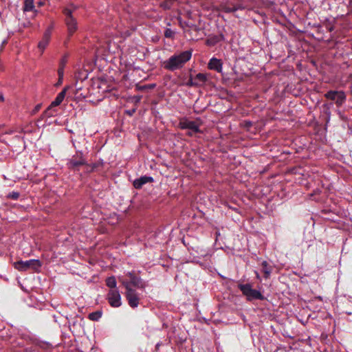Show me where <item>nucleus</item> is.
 <instances>
[{"label":"nucleus","instance_id":"obj_1","mask_svg":"<svg viewBox=\"0 0 352 352\" xmlns=\"http://www.w3.org/2000/svg\"><path fill=\"white\" fill-rule=\"evenodd\" d=\"M192 50H186L179 54H174L164 61L163 67L168 71H175L182 69L192 57Z\"/></svg>","mask_w":352,"mask_h":352},{"label":"nucleus","instance_id":"obj_2","mask_svg":"<svg viewBox=\"0 0 352 352\" xmlns=\"http://www.w3.org/2000/svg\"><path fill=\"white\" fill-rule=\"evenodd\" d=\"M118 279L125 289H133V287L142 289L146 287L145 282L134 272H128L124 276L119 277Z\"/></svg>","mask_w":352,"mask_h":352},{"label":"nucleus","instance_id":"obj_3","mask_svg":"<svg viewBox=\"0 0 352 352\" xmlns=\"http://www.w3.org/2000/svg\"><path fill=\"white\" fill-rule=\"evenodd\" d=\"M238 287L243 295L246 297L248 301H253L254 300H264L265 299L261 292L253 289L250 283L239 284Z\"/></svg>","mask_w":352,"mask_h":352},{"label":"nucleus","instance_id":"obj_4","mask_svg":"<svg viewBox=\"0 0 352 352\" xmlns=\"http://www.w3.org/2000/svg\"><path fill=\"white\" fill-rule=\"evenodd\" d=\"M69 89V87H65L56 97L54 100L52 102L50 105L45 109V111H43L42 113V118H50L52 116H54V113H56V110L54 109V107H56L57 106L60 105L63 100L65 98L67 90Z\"/></svg>","mask_w":352,"mask_h":352},{"label":"nucleus","instance_id":"obj_5","mask_svg":"<svg viewBox=\"0 0 352 352\" xmlns=\"http://www.w3.org/2000/svg\"><path fill=\"white\" fill-rule=\"evenodd\" d=\"M63 13L65 15V23L67 28L68 36H72L78 30V23L76 18L72 14V10L69 8H64Z\"/></svg>","mask_w":352,"mask_h":352},{"label":"nucleus","instance_id":"obj_6","mask_svg":"<svg viewBox=\"0 0 352 352\" xmlns=\"http://www.w3.org/2000/svg\"><path fill=\"white\" fill-rule=\"evenodd\" d=\"M41 267V263L37 259H30L28 261H17L14 263V267L19 271H26L32 269L34 272H38Z\"/></svg>","mask_w":352,"mask_h":352},{"label":"nucleus","instance_id":"obj_7","mask_svg":"<svg viewBox=\"0 0 352 352\" xmlns=\"http://www.w3.org/2000/svg\"><path fill=\"white\" fill-rule=\"evenodd\" d=\"M324 97L335 103L338 107H340L345 102L346 96L343 91L330 90L324 94Z\"/></svg>","mask_w":352,"mask_h":352},{"label":"nucleus","instance_id":"obj_8","mask_svg":"<svg viewBox=\"0 0 352 352\" xmlns=\"http://www.w3.org/2000/svg\"><path fill=\"white\" fill-rule=\"evenodd\" d=\"M85 164L86 160L82 152H77L67 164L68 168L74 171L79 170L80 166Z\"/></svg>","mask_w":352,"mask_h":352},{"label":"nucleus","instance_id":"obj_9","mask_svg":"<svg viewBox=\"0 0 352 352\" xmlns=\"http://www.w3.org/2000/svg\"><path fill=\"white\" fill-rule=\"evenodd\" d=\"M125 296L128 301L129 305L131 308H135L140 303V294L134 289H126Z\"/></svg>","mask_w":352,"mask_h":352},{"label":"nucleus","instance_id":"obj_10","mask_svg":"<svg viewBox=\"0 0 352 352\" xmlns=\"http://www.w3.org/2000/svg\"><path fill=\"white\" fill-rule=\"evenodd\" d=\"M107 300L113 307H119L122 305L121 296L118 289H111L107 294Z\"/></svg>","mask_w":352,"mask_h":352},{"label":"nucleus","instance_id":"obj_11","mask_svg":"<svg viewBox=\"0 0 352 352\" xmlns=\"http://www.w3.org/2000/svg\"><path fill=\"white\" fill-rule=\"evenodd\" d=\"M52 29L53 26L51 25L45 31L41 41L38 44V48L41 51V54L43 53L45 49L49 44Z\"/></svg>","mask_w":352,"mask_h":352},{"label":"nucleus","instance_id":"obj_12","mask_svg":"<svg viewBox=\"0 0 352 352\" xmlns=\"http://www.w3.org/2000/svg\"><path fill=\"white\" fill-rule=\"evenodd\" d=\"M179 126L182 129H190L194 133H201V130L199 129V124H197L195 121H190L188 120H184L179 122Z\"/></svg>","mask_w":352,"mask_h":352},{"label":"nucleus","instance_id":"obj_13","mask_svg":"<svg viewBox=\"0 0 352 352\" xmlns=\"http://www.w3.org/2000/svg\"><path fill=\"white\" fill-rule=\"evenodd\" d=\"M153 182V178L150 176H142L138 179H136L134 180L133 185L135 188L136 189H140L143 185L147 184V183H151Z\"/></svg>","mask_w":352,"mask_h":352},{"label":"nucleus","instance_id":"obj_14","mask_svg":"<svg viewBox=\"0 0 352 352\" xmlns=\"http://www.w3.org/2000/svg\"><path fill=\"white\" fill-rule=\"evenodd\" d=\"M223 64L220 59L217 58H212L208 64V69L211 70H214L219 73L222 72Z\"/></svg>","mask_w":352,"mask_h":352},{"label":"nucleus","instance_id":"obj_15","mask_svg":"<svg viewBox=\"0 0 352 352\" xmlns=\"http://www.w3.org/2000/svg\"><path fill=\"white\" fill-rule=\"evenodd\" d=\"M225 37L223 34L213 35L208 37L206 40V44L208 46H214L221 41H224Z\"/></svg>","mask_w":352,"mask_h":352},{"label":"nucleus","instance_id":"obj_16","mask_svg":"<svg viewBox=\"0 0 352 352\" xmlns=\"http://www.w3.org/2000/svg\"><path fill=\"white\" fill-rule=\"evenodd\" d=\"M194 80L198 84L197 87H201L208 81V74L204 73H199L194 77Z\"/></svg>","mask_w":352,"mask_h":352},{"label":"nucleus","instance_id":"obj_17","mask_svg":"<svg viewBox=\"0 0 352 352\" xmlns=\"http://www.w3.org/2000/svg\"><path fill=\"white\" fill-rule=\"evenodd\" d=\"M221 10L226 13H232L236 12L234 3L230 1H226L221 5Z\"/></svg>","mask_w":352,"mask_h":352},{"label":"nucleus","instance_id":"obj_18","mask_svg":"<svg viewBox=\"0 0 352 352\" xmlns=\"http://www.w3.org/2000/svg\"><path fill=\"white\" fill-rule=\"evenodd\" d=\"M67 61V58L66 56H63L61 58V60H60L59 67L58 69V77H60V78H63V77L64 68L66 65Z\"/></svg>","mask_w":352,"mask_h":352},{"label":"nucleus","instance_id":"obj_19","mask_svg":"<svg viewBox=\"0 0 352 352\" xmlns=\"http://www.w3.org/2000/svg\"><path fill=\"white\" fill-rule=\"evenodd\" d=\"M262 272L264 274V277L265 278H269L272 272V268L267 261H263L262 263Z\"/></svg>","mask_w":352,"mask_h":352},{"label":"nucleus","instance_id":"obj_20","mask_svg":"<svg viewBox=\"0 0 352 352\" xmlns=\"http://www.w3.org/2000/svg\"><path fill=\"white\" fill-rule=\"evenodd\" d=\"M106 285L107 287L111 288V289H117V288H116L117 282H116V278L113 276L108 277L106 279Z\"/></svg>","mask_w":352,"mask_h":352},{"label":"nucleus","instance_id":"obj_21","mask_svg":"<svg viewBox=\"0 0 352 352\" xmlns=\"http://www.w3.org/2000/svg\"><path fill=\"white\" fill-rule=\"evenodd\" d=\"M34 8V0H25L23 6L24 12L32 11Z\"/></svg>","mask_w":352,"mask_h":352},{"label":"nucleus","instance_id":"obj_22","mask_svg":"<svg viewBox=\"0 0 352 352\" xmlns=\"http://www.w3.org/2000/svg\"><path fill=\"white\" fill-rule=\"evenodd\" d=\"M179 25H180L181 28L184 30V32L189 34H190V30H185V28H191L195 31L198 30V28L195 25H193V24L190 25L186 22L183 23L181 20H179Z\"/></svg>","mask_w":352,"mask_h":352},{"label":"nucleus","instance_id":"obj_23","mask_svg":"<svg viewBox=\"0 0 352 352\" xmlns=\"http://www.w3.org/2000/svg\"><path fill=\"white\" fill-rule=\"evenodd\" d=\"M102 311H96L92 313H90L88 316V318L93 321H98L102 316Z\"/></svg>","mask_w":352,"mask_h":352},{"label":"nucleus","instance_id":"obj_24","mask_svg":"<svg viewBox=\"0 0 352 352\" xmlns=\"http://www.w3.org/2000/svg\"><path fill=\"white\" fill-rule=\"evenodd\" d=\"M332 105H333L332 102L325 103L322 105V107L324 109V113L327 116V121H329V120L330 119V115H331L330 108Z\"/></svg>","mask_w":352,"mask_h":352},{"label":"nucleus","instance_id":"obj_25","mask_svg":"<svg viewBox=\"0 0 352 352\" xmlns=\"http://www.w3.org/2000/svg\"><path fill=\"white\" fill-rule=\"evenodd\" d=\"M85 166H86V171L87 173H91L94 171L98 165L97 164H87L86 163Z\"/></svg>","mask_w":352,"mask_h":352},{"label":"nucleus","instance_id":"obj_26","mask_svg":"<svg viewBox=\"0 0 352 352\" xmlns=\"http://www.w3.org/2000/svg\"><path fill=\"white\" fill-rule=\"evenodd\" d=\"M175 32L170 28H166L164 31V36L166 38H172L174 37Z\"/></svg>","mask_w":352,"mask_h":352},{"label":"nucleus","instance_id":"obj_27","mask_svg":"<svg viewBox=\"0 0 352 352\" xmlns=\"http://www.w3.org/2000/svg\"><path fill=\"white\" fill-rule=\"evenodd\" d=\"M186 85L188 87H197L198 84L197 83V82L195 81L194 77L192 75H190L189 77V80L186 83Z\"/></svg>","mask_w":352,"mask_h":352},{"label":"nucleus","instance_id":"obj_28","mask_svg":"<svg viewBox=\"0 0 352 352\" xmlns=\"http://www.w3.org/2000/svg\"><path fill=\"white\" fill-rule=\"evenodd\" d=\"M19 193L18 192H12L8 195V198H10L13 200H16L19 197Z\"/></svg>","mask_w":352,"mask_h":352},{"label":"nucleus","instance_id":"obj_29","mask_svg":"<svg viewBox=\"0 0 352 352\" xmlns=\"http://www.w3.org/2000/svg\"><path fill=\"white\" fill-rule=\"evenodd\" d=\"M234 7L236 8V11L239 10H244L245 9V7L241 4V3H238V4H234Z\"/></svg>","mask_w":352,"mask_h":352},{"label":"nucleus","instance_id":"obj_30","mask_svg":"<svg viewBox=\"0 0 352 352\" xmlns=\"http://www.w3.org/2000/svg\"><path fill=\"white\" fill-rule=\"evenodd\" d=\"M135 112V109H133L131 110L126 111V113L129 115L130 116H133V113Z\"/></svg>","mask_w":352,"mask_h":352},{"label":"nucleus","instance_id":"obj_31","mask_svg":"<svg viewBox=\"0 0 352 352\" xmlns=\"http://www.w3.org/2000/svg\"><path fill=\"white\" fill-rule=\"evenodd\" d=\"M40 108H41V104H37L35 107L34 109L33 110V113H36L38 111H39Z\"/></svg>","mask_w":352,"mask_h":352},{"label":"nucleus","instance_id":"obj_32","mask_svg":"<svg viewBox=\"0 0 352 352\" xmlns=\"http://www.w3.org/2000/svg\"><path fill=\"white\" fill-rule=\"evenodd\" d=\"M327 28L329 32H332L334 30V26L333 25H329V26H327Z\"/></svg>","mask_w":352,"mask_h":352},{"label":"nucleus","instance_id":"obj_33","mask_svg":"<svg viewBox=\"0 0 352 352\" xmlns=\"http://www.w3.org/2000/svg\"><path fill=\"white\" fill-rule=\"evenodd\" d=\"M195 133H194L192 131L190 130V131H188L186 135L190 136V137H192Z\"/></svg>","mask_w":352,"mask_h":352},{"label":"nucleus","instance_id":"obj_34","mask_svg":"<svg viewBox=\"0 0 352 352\" xmlns=\"http://www.w3.org/2000/svg\"><path fill=\"white\" fill-rule=\"evenodd\" d=\"M4 100L3 95L0 96V102H3Z\"/></svg>","mask_w":352,"mask_h":352},{"label":"nucleus","instance_id":"obj_35","mask_svg":"<svg viewBox=\"0 0 352 352\" xmlns=\"http://www.w3.org/2000/svg\"><path fill=\"white\" fill-rule=\"evenodd\" d=\"M61 82H62V78H59L58 82H59V83H61Z\"/></svg>","mask_w":352,"mask_h":352}]
</instances>
